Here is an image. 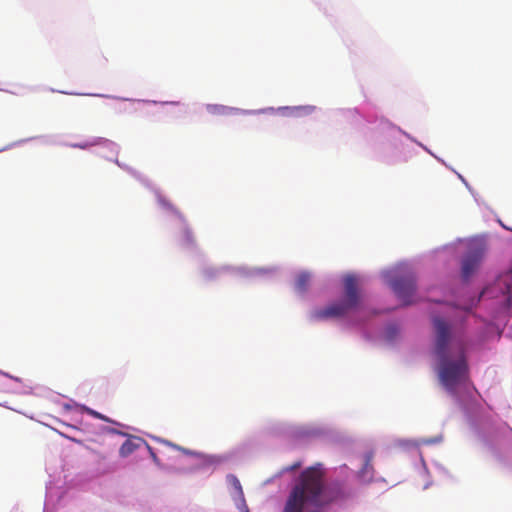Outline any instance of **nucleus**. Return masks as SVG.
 <instances>
[{
  "mask_svg": "<svg viewBox=\"0 0 512 512\" xmlns=\"http://www.w3.org/2000/svg\"><path fill=\"white\" fill-rule=\"evenodd\" d=\"M432 323L438 377L445 389L455 395L457 386L468 378L466 341L463 332L442 317H433Z\"/></svg>",
  "mask_w": 512,
  "mask_h": 512,
  "instance_id": "f257e3e1",
  "label": "nucleus"
},
{
  "mask_svg": "<svg viewBox=\"0 0 512 512\" xmlns=\"http://www.w3.org/2000/svg\"><path fill=\"white\" fill-rule=\"evenodd\" d=\"M325 472L321 464L301 472L286 501L283 512H322L321 509L338 498L325 486Z\"/></svg>",
  "mask_w": 512,
  "mask_h": 512,
  "instance_id": "f03ea898",
  "label": "nucleus"
},
{
  "mask_svg": "<svg viewBox=\"0 0 512 512\" xmlns=\"http://www.w3.org/2000/svg\"><path fill=\"white\" fill-rule=\"evenodd\" d=\"M343 288L342 298L338 302L314 310L311 318L313 320L340 318L355 310L361 303L358 278L355 275H346L343 279Z\"/></svg>",
  "mask_w": 512,
  "mask_h": 512,
  "instance_id": "7ed1b4c3",
  "label": "nucleus"
},
{
  "mask_svg": "<svg viewBox=\"0 0 512 512\" xmlns=\"http://www.w3.org/2000/svg\"><path fill=\"white\" fill-rule=\"evenodd\" d=\"M485 244L481 240H473L469 244L468 251L462 259L461 263V277L467 281L478 269L484 253Z\"/></svg>",
  "mask_w": 512,
  "mask_h": 512,
  "instance_id": "20e7f679",
  "label": "nucleus"
},
{
  "mask_svg": "<svg viewBox=\"0 0 512 512\" xmlns=\"http://www.w3.org/2000/svg\"><path fill=\"white\" fill-rule=\"evenodd\" d=\"M389 285L405 305L412 303L411 297L416 291V281L414 275L411 272L398 275L395 278L389 280Z\"/></svg>",
  "mask_w": 512,
  "mask_h": 512,
  "instance_id": "39448f33",
  "label": "nucleus"
},
{
  "mask_svg": "<svg viewBox=\"0 0 512 512\" xmlns=\"http://www.w3.org/2000/svg\"><path fill=\"white\" fill-rule=\"evenodd\" d=\"M98 145H115V144L106 138L96 137L90 141L71 144V147L79 148V149H88L90 147L98 146Z\"/></svg>",
  "mask_w": 512,
  "mask_h": 512,
  "instance_id": "423d86ee",
  "label": "nucleus"
},
{
  "mask_svg": "<svg viewBox=\"0 0 512 512\" xmlns=\"http://www.w3.org/2000/svg\"><path fill=\"white\" fill-rule=\"evenodd\" d=\"M310 282V274L306 272L300 273L295 282V288L297 291L303 293L307 290Z\"/></svg>",
  "mask_w": 512,
  "mask_h": 512,
  "instance_id": "0eeeda50",
  "label": "nucleus"
},
{
  "mask_svg": "<svg viewBox=\"0 0 512 512\" xmlns=\"http://www.w3.org/2000/svg\"><path fill=\"white\" fill-rule=\"evenodd\" d=\"M138 448V444L134 440L127 439L120 447L119 453L122 457H127Z\"/></svg>",
  "mask_w": 512,
  "mask_h": 512,
  "instance_id": "6e6552de",
  "label": "nucleus"
},
{
  "mask_svg": "<svg viewBox=\"0 0 512 512\" xmlns=\"http://www.w3.org/2000/svg\"><path fill=\"white\" fill-rule=\"evenodd\" d=\"M84 411L89 414L90 416L96 418V419H100L102 421H105L107 423H114V421H112L110 418H108L107 416L91 409V408H88V407H85L84 408Z\"/></svg>",
  "mask_w": 512,
  "mask_h": 512,
  "instance_id": "1a4fd4ad",
  "label": "nucleus"
},
{
  "mask_svg": "<svg viewBox=\"0 0 512 512\" xmlns=\"http://www.w3.org/2000/svg\"><path fill=\"white\" fill-rule=\"evenodd\" d=\"M167 444L170 445L171 447H173L174 449H177V450L183 452L184 454H187V455L195 454L194 452H192V451H190V450H188L186 448H183V447H181V446H179L177 444H173V443H170V442H167Z\"/></svg>",
  "mask_w": 512,
  "mask_h": 512,
  "instance_id": "9d476101",
  "label": "nucleus"
},
{
  "mask_svg": "<svg viewBox=\"0 0 512 512\" xmlns=\"http://www.w3.org/2000/svg\"><path fill=\"white\" fill-rule=\"evenodd\" d=\"M184 236L188 242H190V243L194 242V237H193L192 231L189 228H185Z\"/></svg>",
  "mask_w": 512,
  "mask_h": 512,
  "instance_id": "9b49d317",
  "label": "nucleus"
},
{
  "mask_svg": "<svg viewBox=\"0 0 512 512\" xmlns=\"http://www.w3.org/2000/svg\"><path fill=\"white\" fill-rule=\"evenodd\" d=\"M232 480H233L234 487L242 494L243 493L242 487H241L239 480L235 476H232Z\"/></svg>",
  "mask_w": 512,
  "mask_h": 512,
  "instance_id": "f8f14e48",
  "label": "nucleus"
},
{
  "mask_svg": "<svg viewBox=\"0 0 512 512\" xmlns=\"http://www.w3.org/2000/svg\"><path fill=\"white\" fill-rule=\"evenodd\" d=\"M300 466H301V462H296L293 465H291L289 468H287L286 470L287 471H294V470L300 468Z\"/></svg>",
  "mask_w": 512,
  "mask_h": 512,
  "instance_id": "ddd939ff",
  "label": "nucleus"
},
{
  "mask_svg": "<svg viewBox=\"0 0 512 512\" xmlns=\"http://www.w3.org/2000/svg\"><path fill=\"white\" fill-rule=\"evenodd\" d=\"M370 461H371V456L367 455L366 456V463H365V465L368 466L370 464Z\"/></svg>",
  "mask_w": 512,
  "mask_h": 512,
  "instance_id": "4468645a",
  "label": "nucleus"
},
{
  "mask_svg": "<svg viewBox=\"0 0 512 512\" xmlns=\"http://www.w3.org/2000/svg\"><path fill=\"white\" fill-rule=\"evenodd\" d=\"M246 512H249L248 510H246Z\"/></svg>",
  "mask_w": 512,
  "mask_h": 512,
  "instance_id": "2eb2a0df",
  "label": "nucleus"
}]
</instances>
